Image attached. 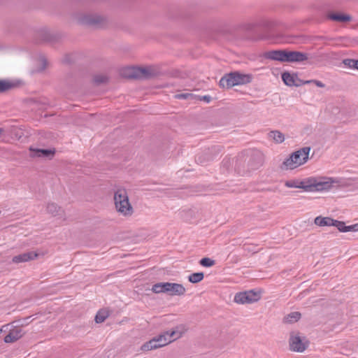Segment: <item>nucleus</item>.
Returning <instances> with one entry per match:
<instances>
[{
	"instance_id": "17",
	"label": "nucleus",
	"mask_w": 358,
	"mask_h": 358,
	"mask_svg": "<svg viewBox=\"0 0 358 358\" xmlns=\"http://www.w3.org/2000/svg\"><path fill=\"white\" fill-rule=\"evenodd\" d=\"M282 80L287 86H299L300 80L295 74H291L289 72L282 73Z\"/></svg>"
},
{
	"instance_id": "13",
	"label": "nucleus",
	"mask_w": 358,
	"mask_h": 358,
	"mask_svg": "<svg viewBox=\"0 0 358 358\" xmlns=\"http://www.w3.org/2000/svg\"><path fill=\"white\" fill-rule=\"evenodd\" d=\"M55 152V150L51 149L30 148V156L31 157L52 158Z\"/></svg>"
},
{
	"instance_id": "34",
	"label": "nucleus",
	"mask_w": 358,
	"mask_h": 358,
	"mask_svg": "<svg viewBox=\"0 0 358 358\" xmlns=\"http://www.w3.org/2000/svg\"><path fill=\"white\" fill-rule=\"evenodd\" d=\"M41 62L43 64V67L41 69V70H43L45 68L46 66V60L44 58L41 59Z\"/></svg>"
},
{
	"instance_id": "27",
	"label": "nucleus",
	"mask_w": 358,
	"mask_h": 358,
	"mask_svg": "<svg viewBox=\"0 0 358 358\" xmlns=\"http://www.w3.org/2000/svg\"><path fill=\"white\" fill-rule=\"evenodd\" d=\"M343 63L345 66L351 69L357 70L358 69V59H345Z\"/></svg>"
},
{
	"instance_id": "15",
	"label": "nucleus",
	"mask_w": 358,
	"mask_h": 358,
	"mask_svg": "<svg viewBox=\"0 0 358 358\" xmlns=\"http://www.w3.org/2000/svg\"><path fill=\"white\" fill-rule=\"evenodd\" d=\"M106 19L100 15H87L83 19V23L95 25V26H103Z\"/></svg>"
},
{
	"instance_id": "22",
	"label": "nucleus",
	"mask_w": 358,
	"mask_h": 358,
	"mask_svg": "<svg viewBox=\"0 0 358 358\" xmlns=\"http://www.w3.org/2000/svg\"><path fill=\"white\" fill-rule=\"evenodd\" d=\"M154 338H155L156 342L157 343L158 346H159L160 348H162V347L166 346L168 344L171 343L170 340L169 339V337L167 336L166 331H164L159 336H155Z\"/></svg>"
},
{
	"instance_id": "31",
	"label": "nucleus",
	"mask_w": 358,
	"mask_h": 358,
	"mask_svg": "<svg viewBox=\"0 0 358 358\" xmlns=\"http://www.w3.org/2000/svg\"><path fill=\"white\" fill-rule=\"evenodd\" d=\"M174 96L178 99H187L190 97H192V94L190 93H180L176 94Z\"/></svg>"
},
{
	"instance_id": "14",
	"label": "nucleus",
	"mask_w": 358,
	"mask_h": 358,
	"mask_svg": "<svg viewBox=\"0 0 358 358\" xmlns=\"http://www.w3.org/2000/svg\"><path fill=\"white\" fill-rule=\"evenodd\" d=\"M24 335V332L20 327H15L10 330L8 334L4 338V342L6 343H13Z\"/></svg>"
},
{
	"instance_id": "11",
	"label": "nucleus",
	"mask_w": 358,
	"mask_h": 358,
	"mask_svg": "<svg viewBox=\"0 0 358 358\" xmlns=\"http://www.w3.org/2000/svg\"><path fill=\"white\" fill-rule=\"evenodd\" d=\"M186 331L187 329L184 325H178L173 328L172 329L166 331L167 333V336L170 340V343H172L180 338L182 336V335L186 332Z\"/></svg>"
},
{
	"instance_id": "18",
	"label": "nucleus",
	"mask_w": 358,
	"mask_h": 358,
	"mask_svg": "<svg viewBox=\"0 0 358 358\" xmlns=\"http://www.w3.org/2000/svg\"><path fill=\"white\" fill-rule=\"evenodd\" d=\"M334 227H336L341 232L358 231V223L346 226L344 222L334 220Z\"/></svg>"
},
{
	"instance_id": "21",
	"label": "nucleus",
	"mask_w": 358,
	"mask_h": 358,
	"mask_svg": "<svg viewBox=\"0 0 358 358\" xmlns=\"http://www.w3.org/2000/svg\"><path fill=\"white\" fill-rule=\"evenodd\" d=\"M158 348H160V347L158 346V344L156 342L155 338H153L150 339L149 341L145 342L144 344H143L141 347V350L143 352H147L152 350H156Z\"/></svg>"
},
{
	"instance_id": "4",
	"label": "nucleus",
	"mask_w": 358,
	"mask_h": 358,
	"mask_svg": "<svg viewBox=\"0 0 358 358\" xmlns=\"http://www.w3.org/2000/svg\"><path fill=\"white\" fill-rule=\"evenodd\" d=\"M252 80L251 74L241 73L234 71L226 74L220 80V86L223 88H231L236 85L250 83Z\"/></svg>"
},
{
	"instance_id": "12",
	"label": "nucleus",
	"mask_w": 358,
	"mask_h": 358,
	"mask_svg": "<svg viewBox=\"0 0 358 358\" xmlns=\"http://www.w3.org/2000/svg\"><path fill=\"white\" fill-rule=\"evenodd\" d=\"M286 50H272L264 53V57L271 60L285 62Z\"/></svg>"
},
{
	"instance_id": "1",
	"label": "nucleus",
	"mask_w": 358,
	"mask_h": 358,
	"mask_svg": "<svg viewBox=\"0 0 358 358\" xmlns=\"http://www.w3.org/2000/svg\"><path fill=\"white\" fill-rule=\"evenodd\" d=\"M301 189L306 192H323L329 190L334 184H338L340 180L332 177L312 176L301 180Z\"/></svg>"
},
{
	"instance_id": "28",
	"label": "nucleus",
	"mask_w": 358,
	"mask_h": 358,
	"mask_svg": "<svg viewBox=\"0 0 358 358\" xmlns=\"http://www.w3.org/2000/svg\"><path fill=\"white\" fill-rule=\"evenodd\" d=\"M14 84L8 80H0V92H6L14 87Z\"/></svg>"
},
{
	"instance_id": "33",
	"label": "nucleus",
	"mask_w": 358,
	"mask_h": 358,
	"mask_svg": "<svg viewBox=\"0 0 358 358\" xmlns=\"http://www.w3.org/2000/svg\"><path fill=\"white\" fill-rule=\"evenodd\" d=\"M201 100H203L205 101H206L207 103H209L211 100V97L210 96H203L201 98Z\"/></svg>"
},
{
	"instance_id": "8",
	"label": "nucleus",
	"mask_w": 358,
	"mask_h": 358,
	"mask_svg": "<svg viewBox=\"0 0 358 358\" xmlns=\"http://www.w3.org/2000/svg\"><path fill=\"white\" fill-rule=\"evenodd\" d=\"M289 344L290 350L297 352H303L308 346V342L297 335L290 336Z\"/></svg>"
},
{
	"instance_id": "9",
	"label": "nucleus",
	"mask_w": 358,
	"mask_h": 358,
	"mask_svg": "<svg viewBox=\"0 0 358 358\" xmlns=\"http://www.w3.org/2000/svg\"><path fill=\"white\" fill-rule=\"evenodd\" d=\"M46 211L52 216L57 217L62 221L66 220V213L64 210L57 203L51 202L46 205Z\"/></svg>"
},
{
	"instance_id": "35",
	"label": "nucleus",
	"mask_w": 358,
	"mask_h": 358,
	"mask_svg": "<svg viewBox=\"0 0 358 358\" xmlns=\"http://www.w3.org/2000/svg\"><path fill=\"white\" fill-rule=\"evenodd\" d=\"M3 131V129L0 128V134H1Z\"/></svg>"
},
{
	"instance_id": "19",
	"label": "nucleus",
	"mask_w": 358,
	"mask_h": 358,
	"mask_svg": "<svg viewBox=\"0 0 358 358\" xmlns=\"http://www.w3.org/2000/svg\"><path fill=\"white\" fill-rule=\"evenodd\" d=\"M327 17L331 20L339 22H346L350 21L351 20L350 15L339 13H330L327 15Z\"/></svg>"
},
{
	"instance_id": "6",
	"label": "nucleus",
	"mask_w": 358,
	"mask_h": 358,
	"mask_svg": "<svg viewBox=\"0 0 358 358\" xmlns=\"http://www.w3.org/2000/svg\"><path fill=\"white\" fill-rule=\"evenodd\" d=\"M122 75L129 78H148L155 75V71L152 67L130 66L123 70Z\"/></svg>"
},
{
	"instance_id": "2",
	"label": "nucleus",
	"mask_w": 358,
	"mask_h": 358,
	"mask_svg": "<svg viewBox=\"0 0 358 358\" xmlns=\"http://www.w3.org/2000/svg\"><path fill=\"white\" fill-rule=\"evenodd\" d=\"M310 147H303L293 153L285 159L280 168L282 171L293 170L304 164L308 159Z\"/></svg>"
},
{
	"instance_id": "26",
	"label": "nucleus",
	"mask_w": 358,
	"mask_h": 358,
	"mask_svg": "<svg viewBox=\"0 0 358 358\" xmlns=\"http://www.w3.org/2000/svg\"><path fill=\"white\" fill-rule=\"evenodd\" d=\"M301 317V314L299 312H292L288 314L284 319L287 323H292L298 321Z\"/></svg>"
},
{
	"instance_id": "32",
	"label": "nucleus",
	"mask_w": 358,
	"mask_h": 358,
	"mask_svg": "<svg viewBox=\"0 0 358 358\" xmlns=\"http://www.w3.org/2000/svg\"><path fill=\"white\" fill-rule=\"evenodd\" d=\"M306 83H315L316 85V86H317L319 87H324V84L323 83H322L321 81H320V80H308V81H306Z\"/></svg>"
},
{
	"instance_id": "3",
	"label": "nucleus",
	"mask_w": 358,
	"mask_h": 358,
	"mask_svg": "<svg viewBox=\"0 0 358 358\" xmlns=\"http://www.w3.org/2000/svg\"><path fill=\"white\" fill-rule=\"evenodd\" d=\"M114 202L117 211L123 216H131L134 213L127 192L124 188L117 189L114 193Z\"/></svg>"
},
{
	"instance_id": "29",
	"label": "nucleus",
	"mask_w": 358,
	"mask_h": 358,
	"mask_svg": "<svg viewBox=\"0 0 358 358\" xmlns=\"http://www.w3.org/2000/svg\"><path fill=\"white\" fill-rule=\"evenodd\" d=\"M285 186L288 188H299L301 189V180H290L285 182Z\"/></svg>"
},
{
	"instance_id": "30",
	"label": "nucleus",
	"mask_w": 358,
	"mask_h": 358,
	"mask_svg": "<svg viewBox=\"0 0 358 358\" xmlns=\"http://www.w3.org/2000/svg\"><path fill=\"white\" fill-rule=\"evenodd\" d=\"M199 264L204 267H210L215 264V261L208 257H204L200 260Z\"/></svg>"
},
{
	"instance_id": "23",
	"label": "nucleus",
	"mask_w": 358,
	"mask_h": 358,
	"mask_svg": "<svg viewBox=\"0 0 358 358\" xmlns=\"http://www.w3.org/2000/svg\"><path fill=\"white\" fill-rule=\"evenodd\" d=\"M269 138L273 139L277 143H281L285 141L284 134L279 131H271L268 134Z\"/></svg>"
},
{
	"instance_id": "7",
	"label": "nucleus",
	"mask_w": 358,
	"mask_h": 358,
	"mask_svg": "<svg viewBox=\"0 0 358 358\" xmlns=\"http://www.w3.org/2000/svg\"><path fill=\"white\" fill-rule=\"evenodd\" d=\"M259 299V295L253 290L240 292L234 296V301L239 304L252 303L257 301Z\"/></svg>"
},
{
	"instance_id": "25",
	"label": "nucleus",
	"mask_w": 358,
	"mask_h": 358,
	"mask_svg": "<svg viewBox=\"0 0 358 358\" xmlns=\"http://www.w3.org/2000/svg\"><path fill=\"white\" fill-rule=\"evenodd\" d=\"M204 278V274L202 272L194 273L189 275L188 280L192 283H198L201 282Z\"/></svg>"
},
{
	"instance_id": "5",
	"label": "nucleus",
	"mask_w": 358,
	"mask_h": 358,
	"mask_svg": "<svg viewBox=\"0 0 358 358\" xmlns=\"http://www.w3.org/2000/svg\"><path fill=\"white\" fill-rule=\"evenodd\" d=\"M155 293H169L171 295H182L185 288L181 284L174 282H159L155 284L152 287Z\"/></svg>"
},
{
	"instance_id": "24",
	"label": "nucleus",
	"mask_w": 358,
	"mask_h": 358,
	"mask_svg": "<svg viewBox=\"0 0 358 358\" xmlns=\"http://www.w3.org/2000/svg\"><path fill=\"white\" fill-rule=\"evenodd\" d=\"M109 316V313L107 310H99L95 316V322L96 323H102Z\"/></svg>"
},
{
	"instance_id": "20",
	"label": "nucleus",
	"mask_w": 358,
	"mask_h": 358,
	"mask_svg": "<svg viewBox=\"0 0 358 358\" xmlns=\"http://www.w3.org/2000/svg\"><path fill=\"white\" fill-rule=\"evenodd\" d=\"M334 219L329 217L317 216L314 220V223L319 227L333 226Z\"/></svg>"
},
{
	"instance_id": "16",
	"label": "nucleus",
	"mask_w": 358,
	"mask_h": 358,
	"mask_svg": "<svg viewBox=\"0 0 358 358\" xmlns=\"http://www.w3.org/2000/svg\"><path fill=\"white\" fill-rule=\"evenodd\" d=\"M37 256L38 254L35 252H27L13 257L12 262L15 264L27 262L35 259Z\"/></svg>"
},
{
	"instance_id": "10",
	"label": "nucleus",
	"mask_w": 358,
	"mask_h": 358,
	"mask_svg": "<svg viewBox=\"0 0 358 358\" xmlns=\"http://www.w3.org/2000/svg\"><path fill=\"white\" fill-rule=\"evenodd\" d=\"M308 59L307 53L286 50L285 62H302Z\"/></svg>"
}]
</instances>
